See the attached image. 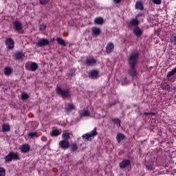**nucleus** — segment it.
Here are the masks:
<instances>
[{
    "mask_svg": "<svg viewBox=\"0 0 176 176\" xmlns=\"http://www.w3.org/2000/svg\"><path fill=\"white\" fill-rule=\"evenodd\" d=\"M59 146L61 149H68L69 147V142L68 140H61L59 142Z\"/></svg>",
    "mask_w": 176,
    "mask_h": 176,
    "instance_id": "9d476101",
    "label": "nucleus"
},
{
    "mask_svg": "<svg viewBox=\"0 0 176 176\" xmlns=\"http://www.w3.org/2000/svg\"><path fill=\"white\" fill-rule=\"evenodd\" d=\"M41 5H46V3H49V0H38Z\"/></svg>",
    "mask_w": 176,
    "mask_h": 176,
    "instance_id": "4c0bfd02",
    "label": "nucleus"
},
{
    "mask_svg": "<svg viewBox=\"0 0 176 176\" xmlns=\"http://www.w3.org/2000/svg\"><path fill=\"white\" fill-rule=\"evenodd\" d=\"M97 134H98V133H97V128H94L90 133L83 134L82 138L84 141H93Z\"/></svg>",
    "mask_w": 176,
    "mask_h": 176,
    "instance_id": "7ed1b4c3",
    "label": "nucleus"
},
{
    "mask_svg": "<svg viewBox=\"0 0 176 176\" xmlns=\"http://www.w3.org/2000/svg\"><path fill=\"white\" fill-rule=\"evenodd\" d=\"M50 135H52V137H57L58 135H60V131L58 129L53 130L50 133Z\"/></svg>",
    "mask_w": 176,
    "mask_h": 176,
    "instance_id": "cd10ccee",
    "label": "nucleus"
},
{
    "mask_svg": "<svg viewBox=\"0 0 176 176\" xmlns=\"http://www.w3.org/2000/svg\"><path fill=\"white\" fill-rule=\"evenodd\" d=\"M49 45V40L46 38H41L36 44L37 47H43V46H47Z\"/></svg>",
    "mask_w": 176,
    "mask_h": 176,
    "instance_id": "0eeeda50",
    "label": "nucleus"
},
{
    "mask_svg": "<svg viewBox=\"0 0 176 176\" xmlns=\"http://www.w3.org/2000/svg\"><path fill=\"white\" fill-rule=\"evenodd\" d=\"M14 60H22L24 58V54L22 52H16L13 55Z\"/></svg>",
    "mask_w": 176,
    "mask_h": 176,
    "instance_id": "6ab92c4d",
    "label": "nucleus"
},
{
    "mask_svg": "<svg viewBox=\"0 0 176 176\" xmlns=\"http://www.w3.org/2000/svg\"><path fill=\"white\" fill-rule=\"evenodd\" d=\"M129 74L132 78H135V76L138 75V72H137V70H135V66H130V69L129 70Z\"/></svg>",
    "mask_w": 176,
    "mask_h": 176,
    "instance_id": "f8f14e48",
    "label": "nucleus"
},
{
    "mask_svg": "<svg viewBox=\"0 0 176 176\" xmlns=\"http://www.w3.org/2000/svg\"><path fill=\"white\" fill-rule=\"evenodd\" d=\"M133 34L138 36V38H140L142 35V30H141L138 26H136L133 29Z\"/></svg>",
    "mask_w": 176,
    "mask_h": 176,
    "instance_id": "dca6fc26",
    "label": "nucleus"
},
{
    "mask_svg": "<svg viewBox=\"0 0 176 176\" xmlns=\"http://www.w3.org/2000/svg\"><path fill=\"white\" fill-rule=\"evenodd\" d=\"M170 41L173 45H176V33H173L170 36Z\"/></svg>",
    "mask_w": 176,
    "mask_h": 176,
    "instance_id": "c85d7f7f",
    "label": "nucleus"
},
{
    "mask_svg": "<svg viewBox=\"0 0 176 176\" xmlns=\"http://www.w3.org/2000/svg\"><path fill=\"white\" fill-rule=\"evenodd\" d=\"M144 115H151V113H144Z\"/></svg>",
    "mask_w": 176,
    "mask_h": 176,
    "instance_id": "de8ad7c7",
    "label": "nucleus"
},
{
    "mask_svg": "<svg viewBox=\"0 0 176 176\" xmlns=\"http://www.w3.org/2000/svg\"><path fill=\"white\" fill-rule=\"evenodd\" d=\"M85 64L87 67H94L97 64V60L92 56H87L85 59Z\"/></svg>",
    "mask_w": 176,
    "mask_h": 176,
    "instance_id": "39448f33",
    "label": "nucleus"
},
{
    "mask_svg": "<svg viewBox=\"0 0 176 176\" xmlns=\"http://www.w3.org/2000/svg\"><path fill=\"white\" fill-rule=\"evenodd\" d=\"M124 82H127V78H124V79H122L121 80L122 85H126V83H124Z\"/></svg>",
    "mask_w": 176,
    "mask_h": 176,
    "instance_id": "37998d69",
    "label": "nucleus"
},
{
    "mask_svg": "<svg viewBox=\"0 0 176 176\" xmlns=\"http://www.w3.org/2000/svg\"><path fill=\"white\" fill-rule=\"evenodd\" d=\"M175 74H176V67H175L168 73V74L166 75V78L168 79L169 78H171L173 75H175Z\"/></svg>",
    "mask_w": 176,
    "mask_h": 176,
    "instance_id": "bb28decb",
    "label": "nucleus"
},
{
    "mask_svg": "<svg viewBox=\"0 0 176 176\" xmlns=\"http://www.w3.org/2000/svg\"><path fill=\"white\" fill-rule=\"evenodd\" d=\"M41 141H43V142H45V141H47V138L45 136H43L41 138Z\"/></svg>",
    "mask_w": 176,
    "mask_h": 176,
    "instance_id": "79ce46f5",
    "label": "nucleus"
},
{
    "mask_svg": "<svg viewBox=\"0 0 176 176\" xmlns=\"http://www.w3.org/2000/svg\"><path fill=\"white\" fill-rule=\"evenodd\" d=\"M160 88L162 89V90L170 91V89H171V86H170V85H168L167 82H162L160 85Z\"/></svg>",
    "mask_w": 176,
    "mask_h": 176,
    "instance_id": "aec40b11",
    "label": "nucleus"
},
{
    "mask_svg": "<svg viewBox=\"0 0 176 176\" xmlns=\"http://www.w3.org/2000/svg\"><path fill=\"white\" fill-rule=\"evenodd\" d=\"M140 15H138L136 17H138Z\"/></svg>",
    "mask_w": 176,
    "mask_h": 176,
    "instance_id": "8fccbe9b",
    "label": "nucleus"
},
{
    "mask_svg": "<svg viewBox=\"0 0 176 176\" xmlns=\"http://www.w3.org/2000/svg\"><path fill=\"white\" fill-rule=\"evenodd\" d=\"M7 49L12 50L14 47V41L12 38H7L5 41Z\"/></svg>",
    "mask_w": 176,
    "mask_h": 176,
    "instance_id": "423d86ee",
    "label": "nucleus"
},
{
    "mask_svg": "<svg viewBox=\"0 0 176 176\" xmlns=\"http://www.w3.org/2000/svg\"><path fill=\"white\" fill-rule=\"evenodd\" d=\"M20 149L22 153H27V152H29L30 147V145L25 144H22L20 146Z\"/></svg>",
    "mask_w": 176,
    "mask_h": 176,
    "instance_id": "2eb2a0df",
    "label": "nucleus"
},
{
    "mask_svg": "<svg viewBox=\"0 0 176 176\" xmlns=\"http://www.w3.org/2000/svg\"><path fill=\"white\" fill-rule=\"evenodd\" d=\"M113 51V43H109L106 47V52L109 54V53H112Z\"/></svg>",
    "mask_w": 176,
    "mask_h": 176,
    "instance_id": "a211bd4d",
    "label": "nucleus"
},
{
    "mask_svg": "<svg viewBox=\"0 0 176 176\" xmlns=\"http://www.w3.org/2000/svg\"><path fill=\"white\" fill-rule=\"evenodd\" d=\"M76 151H78V144L74 143L71 145V151L75 152Z\"/></svg>",
    "mask_w": 176,
    "mask_h": 176,
    "instance_id": "f704fd0d",
    "label": "nucleus"
},
{
    "mask_svg": "<svg viewBox=\"0 0 176 176\" xmlns=\"http://www.w3.org/2000/svg\"><path fill=\"white\" fill-rule=\"evenodd\" d=\"M111 121L114 124H116L118 127H120V120H119V118L111 119Z\"/></svg>",
    "mask_w": 176,
    "mask_h": 176,
    "instance_id": "c756f323",
    "label": "nucleus"
},
{
    "mask_svg": "<svg viewBox=\"0 0 176 176\" xmlns=\"http://www.w3.org/2000/svg\"><path fill=\"white\" fill-rule=\"evenodd\" d=\"M131 162L130 160H123L121 162H120V168L123 169L126 168V167L130 166Z\"/></svg>",
    "mask_w": 176,
    "mask_h": 176,
    "instance_id": "9b49d317",
    "label": "nucleus"
},
{
    "mask_svg": "<svg viewBox=\"0 0 176 176\" xmlns=\"http://www.w3.org/2000/svg\"><path fill=\"white\" fill-rule=\"evenodd\" d=\"M89 78L91 79H97L98 78V70H91L89 72Z\"/></svg>",
    "mask_w": 176,
    "mask_h": 176,
    "instance_id": "4468645a",
    "label": "nucleus"
},
{
    "mask_svg": "<svg viewBox=\"0 0 176 176\" xmlns=\"http://www.w3.org/2000/svg\"><path fill=\"white\" fill-rule=\"evenodd\" d=\"M13 28L17 31V32H20L21 30H23V25H21V23L18 21H13L12 23Z\"/></svg>",
    "mask_w": 176,
    "mask_h": 176,
    "instance_id": "6e6552de",
    "label": "nucleus"
},
{
    "mask_svg": "<svg viewBox=\"0 0 176 176\" xmlns=\"http://www.w3.org/2000/svg\"><path fill=\"white\" fill-rule=\"evenodd\" d=\"M40 30L45 31L46 30V25L45 23L40 25Z\"/></svg>",
    "mask_w": 176,
    "mask_h": 176,
    "instance_id": "58836bf2",
    "label": "nucleus"
},
{
    "mask_svg": "<svg viewBox=\"0 0 176 176\" xmlns=\"http://www.w3.org/2000/svg\"><path fill=\"white\" fill-rule=\"evenodd\" d=\"M56 41L58 42V45H60V46L65 47L67 45L65 44V41L63 38H57Z\"/></svg>",
    "mask_w": 176,
    "mask_h": 176,
    "instance_id": "b1692460",
    "label": "nucleus"
},
{
    "mask_svg": "<svg viewBox=\"0 0 176 176\" xmlns=\"http://www.w3.org/2000/svg\"><path fill=\"white\" fill-rule=\"evenodd\" d=\"M114 3H120L122 2V0H113Z\"/></svg>",
    "mask_w": 176,
    "mask_h": 176,
    "instance_id": "a18cd8bd",
    "label": "nucleus"
},
{
    "mask_svg": "<svg viewBox=\"0 0 176 176\" xmlns=\"http://www.w3.org/2000/svg\"><path fill=\"white\" fill-rule=\"evenodd\" d=\"M160 32H162V29L160 28L157 30V32H156L157 36L160 35Z\"/></svg>",
    "mask_w": 176,
    "mask_h": 176,
    "instance_id": "c03bdc74",
    "label": "nucleus"
},
{
    "mask_svg": "<svg viewBox=\"0 0 176 176\" xmlns=\"http://www.w3.org/2000/svg\"><path fill=\"white\" fill-rule=\"evenodd\" d=\"M135 9H138L139 10H144V6L142 5V3H141L140 1H137L135 3Z\"/></svg>",
    "mask_w": 176,
    "mask_h": 176,
    "instance_id": "5701e85b",
    "label": "nucleus"
},
{
    "mask_svg": "<svg viewBox=\"0 0 176 176\" xmlns=\"http://www.w3.org/2000/svg\"><path fill=\"white\" fill-rule=\"evenodd\" d=\"M30 69L32 72H34V71H36L38 69V64L35 62H32L30 64Z\"/></svg>",
    "mask_w": 176,
    "mask_h": 176,
    "instance_id": "412c9836",
    "label": "nucleus"
},
{
    "mask_svg": "<svg viewBox=\"0 0 176 176\" xmlns=\"http://www.w3.org/2000/svg\"><path fill=\"white\" fill-rule=\"evenodd\" d=\"M147 170H153V165H146Z\"/></svg>",
    "mask_w": 176,
    "mask_h": 176,
    "instance_id": "ea45409f",
    "label": "nucleus"
},
{
    "mask_svg": "<svg viewBox=\"0 0 176 176\" xmlns=\"http://www.w3.org/2000/svg\"><path fill=\"white\" fill-rule=\"evenodd\" d=\"M56 91L57 94H59L62 98H68V97L71 96V94L69 93V91L67 89H63L60 87H57L56 89Z\"/></svg>",
    "mask_w": 176,
    "mask_h": 176,
    "instance_id": "20e7f679",
    "label": "nucleus"
},
{
    "mask_svg": "<svg viewBox=\"0 0 176 176\" xmlns=\"http://www.w3.org/2000/svg\"><path fill=\"white\" fill-rule=\"evenodd\" d=\"M89 116H90V112L87 110H84L80 114V118H89Z\"/></svg>",
    "mask_w": 176,
    "mask_h": 176,
    "instance_id": "393cba45",
    "label": "nucleus"
},
{
    "mask_svg": "<svg viewBox=\"0 0 176 176\" xmlns=\"http://www.w3.org/2000/svg\"><path fill=\"white\" fill-rule=\"evenodd\" d=\"M102 23H104V19H102L101 17H97L94 19L95 24L101 25Z\"/></svg>",
    "mask_w": 176,
    "mask_h": 176,
    "instance_id": "a878e982",
    "label": "nucleus"
},
{
    "mask_svg": "<svg viewBox=\"0 0 176 176\" xmlns=\"http://www.w3.org/2000/svg\"><path fill=\"white\" fill-rule=\"evenodd\" d=\"M148 21H151V23H153V19L151 20V18H148Z\"/></svg>",
    "mask_w": 176,
    "mask_h": 176,
    "instance_id": "49530a36",
    "label": "nucleus"
},
{
    "mask_svg": "<svg viewBox=\"0 0 176 176\" xmlns=\"http://www.w3.org/2000/svg\"><path fill=\"white\" fill-rule=\"evenodd\" d=\"M12 72H13V69H12V67H6L4 68V75H6V76H10Z\"/></svg>",
    "mask_w": 176,
    "mask_h": 176,
    "instance_id": "f3484780",
    "label": "nucleus"
},
{
    "mask_svg": "<svg viewBox=\"0 0 176 176\" xmlns=\"http://www.w3.org/2000/svg\"><path fill=\"white\" fill-rule=\"evenodd\" d=\"M155 3L156 5H161L162 4V0H155Z\"/></svg>",
    "mask_w": 176,
    "mask_h": 176,
    "instance_id": "a19ab883",
    "label": "nucleus"
},
{
    "mask_svg": "<svg viewBox=\"0 0 176 176\" xmlns=\"http://www.w3.org/2000/svg\"><path fill=\"white\" fill-rule=\"evenodd\" d=\"M35 135H36V132H30L28 133V137H30V138H34V137H35Z\"/></svg>",
    "mask_w": 176,
    "mask_h": 176,
    "instance_id": "e433bc0d",
    "label": "nucleus"
},
{
    "mask_svg": "<svg viewBox=\"0 0 176 176\" xmlns=\"http://www.w3.org/2000/svg\"><path fill=\"white\" fill-rule=\"evenodd\" d=\"M138 53L133 52L131 56L128 57V63L129 67H136L137 64H138Z\"/></svg>",
    "mask_w": 176,
    "mask_h": 176,
    "instance_id": "f257e3e1",
    "label": "nucleus"
},
{
    "mask_svg": "<svg viewBox=\"0 0 176 176\" xmlns=\"http://www.w3.org/2000/svg\"><path fill=\"white\" fill-rule=\"evenodd\" d=\"M9 130H10V126H9V124H3L2 126V131L3 132H8L9 131Z\"/></svg>",
    "mask_w": 176,
    "mask_h": 176,
    "instance_id": "2f4dec72",
    "label": "nucleus"
},
{
    "mask_svg": "<svg viewBox=\"0 0 176 176\" xmlns=\"http://www.w3.org/2000/svg\"><path fill=\"white\" fill-rule=\"evenodd\" d=\"M153 3H155V0H152Z\"/></svg>",
    "mask_w": 176,
    "mask_h": 176,
    "instance_id": "09e8293b",
    "label": "nucleus"
},
{
    "mask_svg": "<svg viewBox=\"0 0 176 176\" xmlns=\"http://www.w3.org/2000/svg\"><path fill=\"white\" fill-rule=\"evenodd\" d=\"M62 137L63 138V140L68 141L69 140V133L65 132L63 133Z\"/></svg>",
    "mask_w": 176,
    "mask_h": 176,
    "instance_id": "7c9ffc66",
    "label": "nucleus"
},
{
    "mask_svg": "<svg viewBox=\"0 0 176 176\" xmlns=\"http://www.w3.org/2000/svg\"><path fill=\"white\" fill-rule=\"evenodd\" d=\"M65 109L67 113H69L70 112H72V111H75L76 107L75 104L72 103H68L65 104Z\"/></svg>",
    "mask_w": 176,
    "mask_h": 176,
    "instance_id": "1a4fd4ad",
    "label": "nucleus"
},
{
    "mask_svg": "<svg viewBox=\"0 0 176 176\" xmlns=\"http://www.w3.org/2000/svg\"><path fill=\"white\" fill-rule=\"evenodd\" d=\"M124 138H126V136H124V135L122 133H118L116 135V140H117L118 142H120L123 141V140H124Z\"/></svg>",
    "mask_w": 176,
    "mask_h": 176,
    "instance_id": "4be33fe9",
    "label": "nucleus"
},
{
    "mask_svg": "<svg viewBox=\"0 0 176 176\" xmlns=\"http://www.w3.org/2000/svg\"><path fill=\"white\" fill-rule=\"evenodd\" d=\"M101 34V29L96 27L91 28V35L92 36H98Z\"/></svg>",
    "mask_w": 176,
    "mask_h": 176,
    "instance_id": "ddd939ff",
    "label": "nucleus"
},
{
    "mask_svg": "<svg viewBox=\"0 0 176 176\" xmlns=\"http://www.w3.org/2000/svg\"><path fill=\"white\" fill-rule=\"evenodd\" d=\"M5 163H10L12 160H20V155L18 153L11 151L4 157Z\"/></svg>",
    "mask_w": 176,
    "mask_h": 176,
    "instance_id": "f03ea898",
    "label": "nucleus"
},
{
    "mask_svg": "<svg viewBox=\"0 0 176 176\" xmlns=\"http://www.w3.org/2000/svg\"><path fill=\"white\" fill-rule=\"evenodd\" d=\"M6 170L4 168L0 167V176H5L6 175Z\"/></svg>",
    "mask_w": 176,
    "mask_h": 176,
    "instance_id": "c9c22d12",
    "label": "nucleus"
},
{
    "mask_svg": "<svg viewBox=\"0 0 176 176\" xmlns=\"http://www.w3.org/2000/svg\"><path fill=\"white\" fill-rule=\"evenodd\" d=\"M131 25H138V20L137 19H133L130 21Z\"/></svg>",
    "mask_w": 176,
    "mask_h": 176,
    "instance_id": "72a5a7b5",
    "label": "nucleus"
},
{
    "mask_svg": "<svg viewBox=\"0 0 176 176\" xmlns=\"http://www.w3.org/2000/svg\"><path fill=\"white\" fill-rule=\"evenodd\" d=\"M21 100H28V98H30V95H28L25 92H23L21 94Z\"/></svg>",
    "mask_w": 176,
    "mask_h": 176,
    "instance_id": "473e14b6",
    "label": "nucleus"
}]
</instances>
